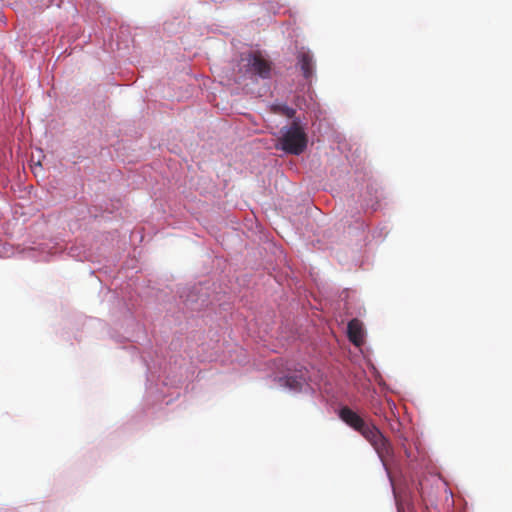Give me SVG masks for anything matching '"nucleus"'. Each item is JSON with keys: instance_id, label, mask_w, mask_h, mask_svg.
I'll list each match as a JSON object with an SVG mask.
<instances>
[{"instance_id": "6", "label": "nucleus", "mask_w": 512, "mask_h": 512, "mask_svg": "<svg viewBox=\"0 0 512 512\" xmlns=\"http://www.w3.org/2000/svg\"><path fill=\"white\" fill-rule=\"evenodd\" d=\"M280 385L289 388L293 391L301 390L305 379L302 376H286L279 378Z\"/></svg>"}, {"instance_id": "11", "label": "nucleus", "mask_w": 512, "mask_h": 512, "mask_svg": "<svg viewBox=\"0 0 512 512\" xmlns=\"http://www.w3.org/2000/svg\"><path fill=\"white\" fill-rule=\"evenodd\" d=\"M387 404L390 408L395 405L394 402L390 401L389 399H387Z\"/></svg>"}, {"instance_id": "8", "label": "nucleus", "mask_w": 512, "mask_h": 512, "mask_svg": "<svg viewBox=\"0 0 512 512\" xmlns=\"http://www.w3.org/2000/svg\"><path fill=\"white\" fill-rule=\"evenodd\" d=\"M403 483L404 482H391L392 490H393V493H394L396 499L399 498V490H400L401 484H403Z\"/></svg>"}, {"instance_id": "12", "label": "nucleus", "mask_w": 512, "mask_h": 512, "mask_svg": "<svg viewBox=\"0 0 512 512\" xmlns=\"http://www.w3.org/2000/svg\"><path fill=\"white\" fill-rule=\"evenodd\" d=\"M405 453H406V456H407V457H409V456H410V454H409V452H408L407 450H405Z\"/></svg>"}, {"instance_id": "1", "label": "nucleus", "mask_w": 512, "mask_h": 512, "mask_svg": "<svg viewBox=\"0 0 512 512\" xmlns=\"http://www.w3.org/2000/svg\"><path fill=\"white\" fill-rule=\"evenodd\" d=\"M339 417L348 426L359 432L372 445L384 465L394 457V449L391 442L374 424L366 422L347 406L340 409Z\"/></svg>"}, {"instance_id": "10", "label": "nucleus", "mask_w": 512, "mask_h": 512, "mask_svg": "<svg viewBox=\"0 0 512 512\" xmlns=\"http://www.w3.org/2000/svg\"><path fill=\"white\" fill-rule=\"evenodd\" d=\"M400 426V423L398 420L395 421V423H390V428L392 431L398 430V427Z\"/></svg>"}, {"instance_id": "7", "label": "nucleus", "mask_w": 512, "mask_h": 512, "mask_svg": "<svg viewBox=\"0 0 512 512\" xmlns=\"http://www.w3.org/2000/svg\"><path fill=\"white\" fill-rule=\"evenodd\" d=\"M273 110L274 112L282 114L287 118H293L296 114V110L294 108L288 107L286 105H275Z\"/></svg>"}, {"instance_id": "3", "label": "nucleus", "mask_w": 512, "mask_h": 512, "mask_svg": "<svg viewBox=\"0 0 512 512\" xmlns=\"http://www.w3.org/2000/svg\"><path fill=\"white\" fill-rule=\"evenodd\" d=\"M242 61L245 62V74L269 79L272 73V63L260 51L248 53Z\"/></svg>"}, {"instance_id": "9", "label": "nucleus", "mask_w": 512, "mask_h": 512, "mask_svg": "<svg viewBox=\"0 0 512 512\" xmlns=\"http://www.w3.org/2000/svg\"><path fill=\"white\" fill-rule=\"evenodd\" d=\"M372 409L375 415L380 416L381 415V408L376 404H372Z\"/></svg>"}, {"instance_id": "4", "label": "nucleus", "mask_w": 512, "mask_h": 512, "mask_svg": "<svg viewBox=\"0 0 512 512\" xmlns=\"http://www.w3.org/2000/svg\"><path fill=\"white\" fill-rule=\"evenodd\" d=\"M347 334L350 342L360 347L364 343V330L362 322L354 318L349 321L347 326Z\"/></svg>"}, {"instance_id": "5", "label": "nucleus", "mask_w": 512, "mask_h": 512, "mask_svg": "<svg viewBox=\"0 0 512 512\" xmlns=\"http://www.w3.org/2000/svg\"><path fill=\"white\" fill-rule=\"evenodd\" d=\"M298 61L306 79H309L314 73V61L309 52L301 51L298 54Z\"/></svg>"}, {"instance_id": "2", "label": "nucleus", "mask_w": 512, "mask_h": 512, "mask_svg": "<svg viewBox=\"0 0 512 512\" xmlns=\"http://www.w3.org/2000/svg\"><path fill=\"white\" fill-rule=\"evenodd\" d=\"M307 135L299 121H293L290 126L282 129L279 139L280 148L292 155H300L307 147Z\"/></svg>"}]
</instances>
